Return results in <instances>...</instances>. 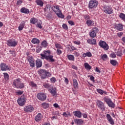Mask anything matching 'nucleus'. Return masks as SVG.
Wrapping results in <instances>:
<instances>
[{
  "instance_id": "nucleus-1",
  "label": "nucleus",
  "mask_w": 125,
  "mask_h": 125,
  "mask_svg": "<svg viewBox=\"0 0 125 125\" xmlns=\"http://www.w3.org/2000/svg\"><path fill=\"white\" fill-rule=\"evenodd\" d=\"M39 74L42 80L47 79L51 77V74L44 69H41L39 71Z\"/></svg>"
},
{
  "instance_id": "nucleus-2",
  "label": "nucleus",
  "mask_w": 125,
  "mask_h": 125,
  "mask_svg": "<svg viewBox=\"0 0 125 125\" xmlns=\"http://www.w3.org/2000/svg\"><path fill=\"white\" fill-rule=\"evenodd\" d=\"M20 83H21V79L20 78L14 80L13 85L15 86L16 88H20L21 89V88H24L25 87V85L24 84H21V85L20 86H18V85Z\"/></svg>"
},
{
  "instance_id": "nucleus-3",
  "label": "nucleus",
  "mask_w": 125,
  "mask_h": 125,
  "mask_svg": "<svg viewBox=\"0 0 125 125\" xmlns=\"http://www.w3.org/2000/svg\"><path fill=\"white\" fill-rule=\"evenodd\" d=\"M98 5V1L97 0H90L88 4V8L89 9H92V8H96Z\"/></svg>"
},
{
  "instance_id": "nucleus-4",
  "label": "nucleus",
  "mask_w": 125,
  "mask_h": 125,
  "mask_svg": "<svg viewBox=\"0 0 125 125\" xmlns=\"http://www.w3.org/2000/svg\"><path fill=\"white\" fill-rule=\"evenodd\" d=\"M104 101L106 102V104L108 105V107L110 108H115L116 107V104L112 101V100L108 98H104Z\"/></svg>"
},
{
  "instance_id": "nucleus-5",
  "label": "nucleus",
  "mask_w": 125,
  "mask_h": 125,
  "mask_svg": "<svg viewBox=\"0 0 125 125\" xmlns=\"http://www.w3.org/2000/svg\"><path fill=\"white\" fill-rule=\"evenodd\" d=\"M99 45L100 47L103 48L104 50H108V49H109V45L104 41L102 40L100 41Z\"/></svg>"
},
{
  "instance_id": "nucleus-6",
  "label": "nucleus",
  "mask_w": 125,
  "mask_h": 125,
  "mask_svg": "<svg viewBox=\"0 0 125 125\" xmlns=\"http://www.w3.org/2000/svg\"><path fill=\"white\" fill-rule=\"evenodd\" d=\"M7 44L8 46L12 47H15L17 44H18V42L15 40H9L7 42Z\"/></svg>"
},
{
  "instance_id": "nucleus-7",
  "label": "nucleus",
  "mask_w": 125,
  "mask_h": 125,
  "mask_svg": "<svg viewBox=\"0 0 125 125\" xmlns=\"http://www.w3.org/2000/svg\"><path fill=\"white\" fill-rule=\"evenodd\" d=\"M17 102L20 106H24L25 103H26V98H25L24 95H22L20 98L18 99Z\"/></svg>"
},
{
  "instance_id": "nucleus-8",
  "label": "nucleus",
  "mask_w": 125,
  "mask_h": 125,
  "mask_svg": "<svg viewBox=\"0 0 125 125\" xmlns=\"http://www.w3.org/2000/svg\"><path fill=\"white\" fill-rule=\"evenodd\" d=\"M103 10L106 14H112L113 12L112 7L107 5L104 6Z\"/></svg>"
},
{
  "instance_id": "nucleus-9",
  "label": "nucleus",
  "mask_w": 125,
  "mask_h": 125,
  "mask_svg": "<svg viewBox=\"0 0 125 125\" xmlns=\"http://www.w3.org/2000/svg\"><path fill=\"white\" fill-rule=\"evenodd\" d=\"M48 91L51 94L52 96L57 97L58 93H57V89L56 87L52 86L50 89H49Z\"/></svg>"
},
{
  "instance_id": "nucleus-10",
  "label": "nucleus",
  "mask_w": 125,
  "mask_h": 125,
  "mask_svg": "<svg viewBox=\"0 0 125 125\" xmlns=\"http://www.w3.org/2000/svg\"><path fill=\"white\" fill-rule=\"evenodd\" d=\"M37 97L41 101L46 100V95L43 93H39L37 95Z\"/></svg>"
},
{
  "instance_id": "nucleus-11",
  "label": "nucleus",
  "mask_w": 125,
  "mask_h": 125,
  "mask_svg": "<svg viewBox=\"0 0 125 125\" xmlns=\"http://www.w3.org/2000/svg\"><path fill=\"white\" fill-rule=\"evenodd\" d=\"M0 67L1 71H10L11 70V67L4 63H1Z\"/></svg>"
},
{
  "instance_id": "nucleus-12",
  "label": "nucleus",
  "mask_w": 125,
  "mask_h": 125,
  "mask_svg": "<svg viewBox=\"0 0 125 125\" xmlns=\"http://www.w3.org/2000/svg\"><path fill=\"white\" fill-rule=\"evenodd\" d=\"M98 31H99L98 28L96 27L93 28L92 30V31L89 33L90 37L91 38H95V37H96V34L98 33Z\"/></svg>"
},
{
  "instance_id": "nucleus-13",
  "label": "nucleus",
  "mask_w": 125,
  "mask_h": 125,
  "mask_svg": "<svg viewBox=\"0 0 125 125\" xmlns=\"http://www.w3.org/2000/svg\"><path fill=\"white\" fill-rule=\"evenodd\" d=\"M27 60L30 67H31V68H34V67H35V59H34V58H33V57L28 56L27 57Z\"/></svg>"
},
{
  "instance_id": "nucleus-14",
  "label": "nucleus",
  "mask_w": 125,
  "mask_h": 125,
  "mask_svg": "<svg viewBox=\"0 0 125 125\" xmlns=\"http://www.w3.org/2000/svg\"><path fill=\"white\" fill-rule=\"evenodd\" d=\"M97 105L102 111H105V105L103 103V102L100 101V100H98L97 101Z\"/></svg>"
},
{
  "instance_id": "nucleus-15",
  "label": "nucleus",
  "mask_w": 125,
  "mask_h": 125,
  "mask_svg": "<svg viewBox=\"0 0 125 125\" xmlns=\"http://www.w3.org/2000/svg\"><path fill=\"white\" fill-rule=\"evenodd\" d=\"M34 110H35V108L32 105H28L24 107V112H26L27 113H32Z\"/></svg>"
},
{
  "instance_id": "nucleus-16",
  "label": "nucleus",
  "mask_w": 125,
  "mask_h": 125,
  "mask_svg": "<svg viewBox=\"0 0 125 125\" xmlns=\"http://www.w3.org/2000/svg\"><path fill=\"white\" fill-rule=\"evenodd\" d=\"M44 12L49 13L51 12V10H52V7L51 6V4H48L46 5L44 9Z\"/></svg>"
},
{
  "instance_id": "nucleus-17",
  "label": "nucleus",
  "mask_w": 125,
  "mask_h": 125,
  "mask_svg": "<svg viewBox=\"0 0 125 125\" xmlns=\"http://www.w3.org/2000/svg\"><path fill=\"white\" fill-rule=\"evenodd\" d=\"M106 119L108 121H109V123L110 124V125H115V122H114V120H113V118H112V117H111V115L109 114H106Z\"/></svg>"
},
{
  "instance_id": "nucleus-18",
  "label": "nucleus",
  "mask_w": 125,
  "mask_h": 125,
  "mask_svg": "<svg viewBox=\"0 0 125 125\" xmlns=\"http://www.w3.org/2000/svg\"><path fill=\"white\" fill-rule=\"evenodd\" d=\"M115 28L118 31H123L124 25L122 23L115 24Z\"/></svg>"
},
{
  "instance_id": "nucleus-19",
  "label": "nucleus",
  "mask_w": 125,
  "mask_h": 125,
  "mask_svg": "<svg viewBox=\"0 0 125 125\" xmlns=\"http://www.w3.org/2000/svg\"><path fill=\"white\" fill-rule=\"evenodd\" d=\"M73 114L74 116H75V117H77V118H82V113L80 111H73Z\"/></svg>"
},
{
  "instance_id": "nucleus-20",
  "label": "nucleus",
  "mask_w": 125,
  "mask_h": 125,
  "mask_svg": "<svg viewBox=\"0 0 125 125\" xmlns=\"http://www.w3.org/2000/svg\"><path fill=\"white\" fill-rule=\"evenodd\" d=\"M74 122L76 125H82L83 124V119H74Z\"/></svg>"
},
{
  "instance_id": "nucleus-21",
  "label": "nucleus",
  "mask_w": 125,
  "mask_h": 125,
  "mask_svg": "<svg viewBox=\"0 0 125 125\" xmlns=\"http://www.w3.org/2000/svg\"><path fill=\"white\" fill-rule=\"evenodd\" d=\"M46 60L48 61L49 62H55V60L53 59V56L52 55H48L46 57Z\"/></svg>"
},
{
  "instance_id": "nucleus-22",
  "label": "nucleus",
  "mask_w": 125,
  "mask_h": 125,
  "mask_svg": "<svg viewBox=\"0 0 125 125\" xmlns=\"http://www.w3.org/2000/svg\"><path fill=\"white\" fill-rule=\"evenodd\" d=\"M52 10H53L55 13H57V12H59V11H61L59 6L57 5L52 6Z\"/></svg>"
},
{
  "instance_id": "nucleus-23",
  "label": "nucleus",
  "mask_w": 125,
  "mask_h": 125,
  "mask_svg": "<svg viewBox=\"0 0 125 125\" xmlns=\"http://www.w3.org/2000/svg\"><path fill=\"white\" fill-rule=\"evenodd\" d=\"M42 114V113H39L37 114V115L35 117V121L36 122H40L42 119L43 118Z\"/></svg>"
},
{
  "instance_id": "nucleus-24",
  "label": "nucleus",
  "mask_w": 125,
  "mask_h": 125,
  "mask_svg": "<svg viewBox=\"0 0 125 125\" xmlns=\"http://www.w3.org/2000/svg\"><path fill=\"white\" fill-rule=\"evenodd\" d=\"M25 21H22L20 23V25L19 26V31H22L24 28H25Z\"/></svg>"
},
{
  "instance_id": "nucleus-25",
  "label": "nucleus",
  "mask_w": 125,
  "mask_h": 125,
  "mask_svg": "<svg viewBox=\"0 0 125 125\" xmlns=\"http://www.w3.org/2000/svg\"><path fill=\"white\" fill-rule=\"evenodd\" d=\"M86 24L88 27H91L94 25V21L93 20H88L86 21Z\"/></svg>"
},
{
  "instance_id": "nucleus-26",
  "label": "nucleus",
  "mask_w": 125,
  "mask_h": 125,
  "mask_svg": "<svg viewBox=\"0 0 125 125\" xmlns=\"http://www.w3.org/2000/svg\"><path fill=\"white\" fill-rule=\"evenodd\" d=\"M21 13H24L25 14H29V13H30V10H29V9L22 7L21 9Z\"/></svg>"
},
{
  "instance_id": "nucleus-27",
  "label": "nucleus",
  "mask_w": 125,
  "mask_h": 125,
  "mask_svg": "<svg viewBox=\"0 0 125 125\" xmlns=\"http://www.w3.org/2000/svg\"><path fill=\"white\" fill-rule=\"evenodd\" d=\"M87 42H88V43H89L90 44H96V40H95V39H88L87 41Z\"/></svg>"
},
{
  "instance_id": "nucleus-28",
  "label": "nucleus",
  "mask_w": 125,
  "mask_h": 125,
  "mask_svg": "<svg viewBox=\"0 0 125 125\" xmlns=\"http://www.w3.org/2000/svg\"><path fill=\"white\" fill-rule=\"evenodd\" d=\"M42 66V62L40 59H37L36 60V67L37 68H41Z\"/></svg>"
},
{
  "instance_id": "nucleus-29",
  "label": "nucleus",
  "mask_w": 125,
  "mask_h": 125,
  "mask_svg": "<svg viewBox=\"0 0 125 125\" xmlns=\"http://www.w3.org/2000/svg\"><path fill=\"white\" fill-rule=\"evenodd\" d=\"M35 2L37 3V5H39L41 7L43 6V2L42 0H36Z\"/></svg>"
},
{
  "instance_id": "nucleus-30",
  "label": "nucleus",
  "mask_w": 125,
  "mask_h": 125,
  "mask_svg": "<svg viewBox=\"0 0 125 125\" xmlns=\"http://www.w3.org/2000/svg\"><path fill=\"white\" fill-rule=\"evenodd\" d=\"M73 86L74 88H78L79 84H78V81L76 79H73Z\"/></svg>"
},
{
  "instance_id": "nucleus-31",
  "label": "nucleus",
  "mask_w": 125,
  "mask_h": 125,
  "mask_svg": "<svg viewBox=\"0 0 125 125\" xmlns=\"http://www.w3.org/2000/svg\"><path fill=\"white\" fill-rule=\"evenodd\" d=\"M30 23L31 24H37L38 23V20L36 18H32L30 20Z\"/></svg>"
},
{
  "instance_id": "nucleus-32",
  "label": "nucleus",
  "mask_w": 125,
  "mask_h": 125,
  "mask_svg": "<svg viewBox=\"0 0 125 125\" xmlns=\"http://www.w3.org/2000/svg\"><path fill=\"white\" fill-rule=\"evenodd\" d=\"M31 42L32 43H33L34 44H39V43H40V40H39L37 38H33L31 40Z\"/></svg>"
},
{
  "instance_id": "nucleus-33",
  "label": "nucleus",
  "mask_w": 125,
  "mask_h": 125,
  "mask_svg": "<svg viewBox=\"0 0 125 125\" xmlns=\"http://www.w3.org/2000/svg\"><path fill=\"white\" fill-rule=\"evenodd\" d=\"M82 56L83 57H86V56H87V57H91V56H92V54H91L90 52H87L86 53H84Z\"/></svg>"
},
{
  "instance_id": "nucleus-34",
  "label": "nucleus",
  "mask_w": 125,
  "mask_h": 125,
  "mask_svg": "<svg viewBox=\"0 0 125 125\" xmlns=\"http://www.w3.org/2000/svg\"><path fill=\"white\" fill-rule=\"evenodd\" d=\"M67 57L68 60H70V61H75V57L73 55H67Z\"/></svg>"
},
{
  "instance_id": "nucleus-35",
  "label": "nucleus",
  "mask_w": 125,
  "mask_h": 125,
  "mask_svg": "<svg viewBox=\"0 0 125 125\" xmlns=\"http://www.w3.org/2000/svg\"><path fill=\"white\" fill-rule=\"evenodd\" d=\"M84 66L86 70H91V66H90L87 62H85L84 64Z\"/></svg>"
},
{
  "instance_id": "nucleus-36",
  "label": "nucleus",
  "mask_w": 125,
  "mask_h": 125,
  "mask_svg": "<svg viewBox=\"0 0 125 125\" xmlns=\"http://www.w3.org/2000/svg\"><path fill=\"white\" fill-rule=\"evenodd\" d=\"M43 86L44 87H45V88H47L48 91H49V89H50L52 87V86L49 84V83H45L43 85Z\"/></svg>"
},
{
  "instance_id": "nucleus-37",
  "label": "nucleus",
  "mask_w": 125,
  "mask_h": 125,
  "mask_svg": "<svg viewBox=\"0 0 125 125\" xmlns=\"http://www.w3.org/2000/svg\"><path fill=\"white\" fill-rule=\"evenodd\" d=\"M42 106L44 109H47L49 107V104L46 103H43L42 104Z\"/></svg>"
},
{
  "instance_id": "nucleus-38",
  "label": "nucleus",
  "mask_w": 125,
  "mask_h": 125,
  "mask_svg": "<svg viewBox=\"0 0 125 125\" xmlns=\"http://www.w3.org/2000/svg\"><path fill=\"white\" fill-rule=\"evenodd\" d=\"M56 14L60 18H64V15H63V14H62V12H61V11H60L59 12H58L57 13H56Z\"/></svg>"
},
{
  "instance_id": "nucleus-39",
  "label": "nucleus",
  "mask_w": 125,
  "mask_h": 125,
  "mask_svg": "<svg viewBox=\"0 0 125 125\" xmlns=\"http://www.w3.org/2000/svg\"><path fill=\"white\" fill-rule=\"evenodd\" d=\"M110 64H111L112 66H116V65L118 64V62H117V61L114 60H110Z\"/></svg>"
},
{
  "instance_id": "nucleus-40",
  "label": "nucleus",
  "mask_w": 125,
  "mask_h": 125,
  "mask_svg": "<svg viewBox=\"0 0 125 125\" xmlns=\"http://www.w3.org/2000/svg\"><path fill=\"white\" fill-rule=\"evenodd\" d=\"M3 75H4V79L6 81H8L9 80V75H8V74L7 73H4Z\"/></svg>"
},
{
  "instance_id": "nucleus-41",
  "label": "nucleus",
  "mask_w": 125,
  "mask_h": 125,
  "mask_svg": "<svg viewBox=\"0 0 125 125\" xmlns=\"http://www.w3.org/2000/svg\"><path fill=\"white\" fill-rule=\"evenodd\" d=\"M117 56L121 57L122 55H123V52L122 51V49H118V51L117 52Z\"/></svg>"
},
{
  "instance_id": "nucleus-42",
  "label": "nucleus",
  "mask_w": 125,
  "mask_h": 125,
  "mask_svg": "<svg viewBox=\"0 0 125 125\" xmlns=\"http://www.w3.org/2000/svg\"><path fill=\"white\" fill-rule=\"evenodd\" d=\"M119 17L121 18V19H122V20H124V21H125V14L121 13L120 15H119Z\"/></svg>"
},
{
  "instance_id": "nucleus-43",
  "label": "nucleus",
  "mask_w": 125,
  "mask_h": 125,
  "mask_svg": "<svg viewBox=\"0 0 125 125\" xmlns=\"http://www.w3.org/2000/svg\"><path fill=\"white\" fill-rule=\"evenodd\" d=\"M42 45L43 46V47H46L47 46V42H46V41L44 40L42 43Z\"/></svg>"
},
{
  "instance_id": "nucleus-44",
  "label": "nucleus",
  "mask_w": 125,
  "mask_h": 125,
  "mask_svg": "<svg viewBox=\"0 0 125 125\" xmlns=\"http://www.w3.org/2000/svg\"><path fill=\"white\" fill-rule=\"evenodd\" d=\"M83 17L85 20H90V16L88 15H84L83 16Z\"/></svg>"
},
{
  "instance_id": "nucleus-45",
  "label": "nucleus",
  "mask_w": 125,
  "mask_h": 125,
  "mask_svg": "<svg viewBox=\"0 0 125 125\" xmlns=\"http://www.w3.org/2000/svg\"><path fill=\"white\" fill-rule=\"evenodd\" d=\"M101 58L102 60L105 61V60H106L107 58H108V56H107L106 54H104L102 56Z\"/></svg>"
},
{
  "instance_id": "nucleus-46",
  "label": "nucleus",
  "mask_w": 125,
  "mask_h": 125,
  "mask_svg": "<svg viewBox=\"0 0 125 125\" xmlns=\"http://www.w3.org/2000/svg\"><path fill=\"white\" fill-rule=\"evenodd\" d=\"M30 85L32 86V87H37V84L33 82H31L30 83Z\"/></svg>"
},
{
  "instance_id": "nucleus-47",
  "label": "nucleus",
  "mask_w": 125,
  "mask_h": 125,
  "mask_svg": "<svg viewBox=\"0 0 125 125\" xmlns=\"http://www.w3.org/2000/svg\"><path fill=\"white\" fill-rule=\"evenodd\" d=\"M97 91L98 92V93H100V94H101L102 95L103 94V93H104V91L102 90L101 89H97Z\"/></svg>"
},
{
  "instance_id": "nucleus-48",
  "label": "nucleus",
  "mask_w": 125,
  "mask_h": 125,
  "mask_svg": "<svg viewBox=\"0 0 125 125\" xmlns=\"http://www.w3.org/2000/svg\"><path fill=\"white\" fill-rule=\"evenodd\" d=\"M55 46L56 47V48H59V49L62 48V46H61V44L59 43H55Z\"/></svg>"
},
{
  "instance_id": "nucleus-49",
  "label": "nucleus",
  "mask_w": 125,
  "mask_h": 125,
  "mask_svg": "<svg viewBox=\"0 0 125 125\" xmlns=\"http://www.w3.org/2000/svg\"><path fill=\"white\" fill-rule=\"evenodd\" d=\"M62 27L63 29H64V30H68V26L67 24L63 23L62 25Z\"/></svg>"
},
{
  "instance_id": "nucleus-50",
  "label": "nucleus",
  "mask_w": 125,
  "mask_h": 125,
  "mask_svg": "<svg viewBox=\"0 0 125 125\" xmlns=\"http://www.w3.org/2000/svg\"><path fill=\"white\" fill-rule=\"evenodd\" d=\"M51 83H54L55 82H56V79L55 77H52L50 79Z\"/></svg>"
},
{
  "instance_id": "nucleus-51",
  "label": "nucleus",
  "mask_w": 125,
  "mask_h": 125,
  "mask_svg": "<svg viewBox=\"0 0 125 125\" xmlns=\"http://www.w3.org/2000/svg\"><path fill=\"white\" fill-rule=\"evenodd\" d=\"M57 54L58 55H60L61 54H62V51L61 50L58 49H57Z\"/></svg>"
},
{
  "instance_id": "nucleus-52",
  "label": "nucleus",
  "mask_w": 125,
  "mask_h": 125,
  "mask_svg": "<svg viewBox=\"0 0 125 125\" xmlns=\"http://www.w3.org/2000/svg\"><path fill=\"white\" fill-rule=\"evenodd\" d=\"M47 18H49V19H50L52 17V14L50 13V12H49L46 16Z\"/></svg>"
},
{
  "instance_id": "nucleus-53",
  "label": "nucleus",
  "mask_w": 125,
  "mask_h": 125,
  "mask_svg": "<svg viewBox=\"0 0 125 125\" xmlns=\"http://www.w3.org/2000/svg\"><path fill=\"white\" fill-rule=\"evenodd\" d=\"M110 56L111 57V58H116V54H115V53H112Z\"/></svg>"
},
{
  "instance_id": "nucleus-54",
  "label": "nucleus",
  "mask_w": 125,
  "mask_h": 125,
  "mask_svg": "<svg viewBox=\"0 0 125 125\" xmlns=\"http://www.w3.org/2000/svg\"><path fill=\"white\" fill-rule=\"evenodd\" d=\"M68 23L69 24V25H71V26H74L75 25V22H74L73 21H69Z\"/></svg>"
},
{
  "instance_id": "nucleus-55",
  "label": "nucleus",
  "mask_w": 125,
  "mask_h": 125,
  "mask_svg": "<svg viewBox=\"0 0 125 125\" xmlns=\"http://www.w3.org/2000/svg\"><path fill=\"white\" fill-rule=\"evenodd\" d=\"M37 27L39 28L40 29H42V24H41L40 22H37Z\"/></svg>"
},
{
  "instance_id": "nucleus-56",
  "label": "nucleus",
  "mask_w": 125,
  "mask_h": 125,
  "mask_svg": "<svg viewBox=\"0 0 125 125\" xmlns=\"http://www.w3.org/2000/svg\"><path fill=\"white\" fill-rule=\"evenodd\" d=\"M72 69H73L74 70H78V67H77V66H75V65L73 64L72 65Z\"/></svg>"
},
{
  "instance_id": "nucleus-57",
  "label": "nucleus",
  "mask_w": 125,
  "mask_h": 125,
  "mask_svg": "<svg viewBox=\"0 0 125 125\" xmlns=\"http://www.w3.org/2000/svg\"><path fill=\"white\" fill-rule=\"evenodd\" d=\"M23 91H18L16 93L17 95H22V94H23Z\"/></svg>"
},
{
  "instance_id": "nucleus-58",
  "label": "nucleus",
  "mask_w": 125,
  "mask_h": 125,
  "mask_svg": "<svg viewBox=\"0 0 125 125\" xmlns=\"http://www.w3.org/2000/svg\"><path fill=\"white\" fill-rule=\"evenodd\" d=\"M123 35H124V33L123 32H119L118 33V37H119V38H121V37H122Z\"/></svg>"
},
{
  "instance_id": "nucleus-59",
  "label": "nucleus",
  "mask_w": 125,
  "mask_h": 125,
  "mask_svg": "<svg viewBox=\"0 0 125 125\" xmlns=\"http://www.w3.org/2000/svg\"><path fill=\"white\" fill-rule=\"evenodd\" d=\"M90 81H92V82H94V77H93L92 75H91L90 77Z\"/></svg>"
},
{
  "instance_id": "nucleus-60",
  "label": "nucleus",
  "mask_w": 125,
  "mask_h": 125,
  "mask_svg": "<svg viewBox=\"0 0 125 125\" xmlns=\"http://www.w3.org/2000/svg\"><path fill=\"white\" fill-rule=\"evenodd\" d=\"M74 55H75V56H76V57H78L80 56V53L79 52H74Z\"/></svg>"
},
{
  "instance_id": "nucleus-61",
  "label": "nucleus",
  "mask_w": 125,
  "mask_h": 125,
  "mask_svg": "<svg viewBox=\"0 0 125 125\" xmlns=\"http://www.w3.org/2000/svg\"><path fill=\"white\" fill-rule=\"evenodd\" d=\"M62 116L63 117H65V118H68V114L66 112H63Z\"/></svg>"
},
{
  "instance_id": "nucleus-62",
  "label": "nucleus",
  "mask_w": 125,
  "mask_h": 125,
  "mask_svg": "<svg viewBox=\"0 0 125 125\" xmlns=\"http://www.w3.org/2000/svg\"><path fill=\"white\" fill-rule=\"evenodd\" d=\"M53 106H54V107H55V108H59V105H58V104H57V103L54 104H53Z\"/></svg>"
},
{
  "instance_id": "nucleus-63",
  "label": "nucleus",
  "mask_w": 125,
  "mask_h": 125,
  "mask_svg": "<svg viewBox=\"0 0 125 125\" xmlns=\"http://www.w3.org/2000/svg\"><path fill=\"white\" fill-rule=\"evenodd\" d=\"M21 3H22V0H19L17 1L18 5H20V4H21Z\"/></svg>"
},
{
  "instance_id": "nucleus-64",
  "label": "nucleus",
  "mask_w": 125,
  "mask_h": 125,
  "mask_svg": "<svg viewBox=\"0 0 125 125\" xmlns=\"http://www.w3.org/2000/svg\"><path fill=\"white\" fill-rule=\"evenodd\" d=\"M9 52H10L11 54L13 55V56H15V52H14V51H12L11 50H10Z\"/></svg>"
}]
</instances>
